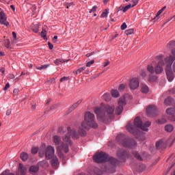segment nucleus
<instances>
[{
  "mask_svg": "<svg viewBox=\"0 0 175 175\" xmlns=\"http://www.w3.org/2000/svg\"><path fill=\"white\" fill-rule=\"evenodd\" d=\"M96 163H102L103 162H109L111 165H105L102 170L106 173H115L116 168L114 166L118 164V160L115 158L110 157L105 152H97L93 157Z\"/></svg>",
  "mask_w": 175,
  "mask_h": 175,
  "instance_id": "nucleus-1",
  "label": "nucleus"
},
{
  "mask_svg": "<svg viewBox=\"0 0 175 175\" xmlns=\"http://www.w3.org/2000/svg\"><path fill=\"white\" fill-rule=\"evenodd\" d=\"M94 113L97 116V120L105 122L107 120H111L114 117V107L106 105L100 107V108L96 107Z\"/></svg>",
  "mask_w": 175,
  "mask_h": 175,
  "instance_id": "nucleus-2",
  "label": "nucleus"
},
{
  "mask_svg": "<svg viewBox=\"0 0 175 175\" xmlns=\"http://www.w3.org/2000/svg\"><path fill=\"white\" fill-rule=\"evenodd\" d=\"M151 126V122H146L143 123L140 117L137 116L134 120V126L132 123L129 122L126 126V129L130 133H133V135H137L139 133L138 129H142V131H144L147 132L148 131V127Z\"/></svg>",
  "mask_w": 175,
  "mask_h": 175,
  "instance_id": "nucleus-3",
  "label": "nucleus"
},
{
  "mask_svg": "<svg viewBox=\"0 0 175 175\" xmlns=\"http://www.w3.org/2000/svg\"><path fill=\"white\" fill-rule=\"evenodd\" d=\"M70 135L72 136V139H79V134H77V132H76L75 130H72L70 127H68L67 135L63 137V142H64L65 144H62V150H64L66 154H67V152H69L68 146H70L71 144Z\"/></svg>",
  "mask_w": 175,
  "mask_h": 175,
  "instance_id": "nucleus-4",
  "label": "nucleus"
},
{
  "mask_svg": "<svg viewBox=\"0 0 175 175\" xmlns=\"http://www.w3.org/2000/svg\"><path fill=\"white\" fill-rule=\"evenodd\" d=\"M172 55H170L165 59V73L167 77L168 81H173V79H174V75L173 74V71L172 70V65H173V62L175 59V49L172 51Z\"/></svg>",
  "mask_w": 175,
  "mask_h": 175,
  "instance_id": "nucleus-5",
  "label": "nucleus"
},
{
  "mask_svg": "<svg viewBox=\"0 0 175 175\" xmlns=\"http://www.w3.org/2000/svg\"><path fill=\"white\" fill-rule=\"evenodd\" d=\"M116 141L122 144L123 147H126V148H135V147L137 146V143L135 139H131L124 134L118 135L116 137Z\"/></svg>",
  "mask_w": 175,
  "mask_h": 175,
  "instance_id": "nucleus-6",
  "label": "nucleus"
},
{
  "mask_svg": "<svg viewBox=\"0 0 175 175\" xmlns=\"http://www.w3.org/2000/svg\"><path fill=\"white\" fill-rule=\"evenodd\" d=\"M84 121L81 124L82 128L85 129H90V128L96 129L98 124L95 122V115L91 112H87L85 113Z\"/></svg>",
  "mask_w": 175,
  "mask_h": 175,
  "instance_id": "nucleus-7",
  "label": "nucleus"
},
{
  "mask_svg": "<svg viewBox=\"0 0 175 175\" xmlns=\"http://www.w3.org/2000/svg\"><path fill=\"white\" fill-rule=\"evenodd\" d=\"M158 59V63L154 67V73L156 75H161L163 72V66H165V62H163V55L156 56Z\"/></svg>",
  "mask_w": 175,
  "mask_h": 175,
  "instance_id": "nucleus-8",
  "label": "nucleus"
},
{
  "mask_svg": "<svg viewBox=\"0 0 175 175\" xmlns=\"http://www.w3.org/2000/svg\"><path fill=\"white\" fill-rule=\"evenodd\" d=\"M117 155L122 162H125L126 158L129 157V152L124 149H119L117 152Z\"/></svg>",
  "mask_w": 175,
  "mask_h": 175,
  "instance_id": "nucleus-9",
  "label": "nucleus"
},
{
  "mask_svg": "<svg viewBox=\"0 0 175 175\" xmlns=\"http://www.w3.org/2000/svg\"><path fill=\"white\" fill-rule=\"evenodd\" d=\"M118 105L119 106L116 108V113L118 116H120V114L122 113V110H124V106L126 105V101H125V98H120L118 101Z\"/></svg>",
  "mask_w": 175,
  "mask_h": 175,
  "instance_id": "nucleus-10",
  "label": "nucleus"
},
{
  "mask_svg": "<svg viewBox=\"0 0 175 175\" xmlns=\"http://www.w3.org/2000/svg\"><path fill=\"white\" fill-rule=\"evenodd\" d=\"M55 150L51 146H48L45 150V158L48 161L54 157Z\"/></svg>",
  "mask_w": 175,
  "mask_h": 175,
  "instance_id": "nucleus-11",
  "label": "nucleus"
},
{
  "mask_svg": "<svg viewBox=\"0 0 175 175\" xmlns=\"http://www.w3.org/2000/svg\"><path fill=\"white\" fill-rule=\"evenodd\" d=\"M139 85H140V82L139 81V79L133 78L129 81V87L130 90H137L139 88Z\"/></svg>",
  "mask_w": 175,
  "mask_h": 175,
  "instance_id": "nucleus-12",
  "label": "nucleus"
},
{
  "mask_svg": "<svg viewBox=\"0 0 175 175\" xmlns=\"http://www.w3.org/2000/svg\"><path fill=\"white\" fill-rule=\"evenodd\" d=\"M6 20H8V17H6V14L3 12V10H1L0 12V23L2 25H5L8 27L9 25V22H8Z\"/></svg>",
  "mask_w": 175,
  "mask_h": 175,
  "instance_id": "nucleus-13",
  "label": "nucleus"
},
{
  "mask_svg": "<svg viewBox=\"0 0 175 175\" xmlns=\"http://www.w3.org/2000/svg\"><path fill=\"white\" fill-rule=\"evenodd\" d=\"M157 111H158V108L154 105H149L146 108V113L148 116H154Z\"/></svg>",
  "mask_w": 175,
  "mask_h": 175,
  "instance_id": "nucleus-14",
  "label": "nucleus"
},
{
  "mask_svg": "<svg viewBox=\"0 0 175 175\" xmlns=\"http://www.w3.org/2000/svg\"><path fill=\"white\" fill-rule=\"evenodd\" d=\"M16 175H27V167L24 166L22 163H19L18 172Z\"/></svg>",
  "mask_w": 175,
  "mask_h": 175,
  "instance_id": "nucleus-15",
  "label": "nucleus"
},
{
  "mask_svg": "<svg viewBox=\"0 0 175 175\" xmlns=\"http://www.w3.org/2000/svg\"><path fill=\"white\" fill-rule=\"evenodd\" d=\"M166 147V143L164 139H161L156 143V148L157 150H164Z\"/></svg>",
  "mask_w": 175,
  "mask_h": 175,
  "instance_id": "nucleus-16",
  "label": "nucleus"
},
{
  "mask_svg": "<svg viewBox=\"0 0 175 175\" xmlns=\"http://www.w3.org/2000/svg\"><path fill=\"white\" fill-rule=\"evenodd\" d=\"M133 155L138 161H143V157H144V152H141L140 153L137 151L133 152Z\"/></svg>",
  "mask_w": 175,
  "mask_h": 175,
  "instance_id": "nucleus-17",
  "label": "nucleus"
},
{
  "mask_svg": "<svg viewBox=\"0 0 175 175\" xmlns=\"http://www.w3.org/2000/svg\"><path fill=\"white\" fill-rule=\"evenodd\" d=\"M83 102V100H79L77 103H74L69 109L68 113H72L74 111L77 107H79V105Z\"/></svg>",
  "mask_w": 175,
  "mask_h": 175,
  "instance_id": "nucleus-18",
  "label": "nucleus"
},
{
  "mask_svg": "<svg viewBox=\"0 0 175 175\" xmlns=\"http://www.w3.org/2000/svg\"><path fill=\"white\" fill-rule=\"evenodd\" d=\"M29 173L31 174H35L36 173H38L39 172V166L38 165H32L29 167Z\"/></svg>",
  "mask_w": 175,
  "mask_h": 175,
  "instance_id": "nucleus-19",
  "label": "nucleus"
},
{
  "mask_svg": "<svg viewBox=\"0 0 175 175\" xmlns=\"http://www.w3.org/2000/svg\"><path fill=\"white\" fill-rule=\"evenodd\" d=\"M141 91L143 94H148V92L150 91V88H148V86L145 83H142Z\"/></svg>",
  "mask_w": 175,
  "mask_h": 175,
  "instance_id": "nucleus-20",
  "label": "nucleus"
},
{
  "mask_svg": "<svg viewBox=\"0 0 175 175\" xmlns=\"http://www.w3.org/2000/svg\"><path fill=\"white\" fill-rule=\"evenodd\" d=\"M20 157H21V159H22L23 162L28 161V158H29L28 153L25 152H21Z\"/></svg>",
  "mask_w": 175,
  "mask_h": 175,
  "instance_id": "nucleus-21",
  "label": "nucleus"
},
{
  "mask_svg": "<svg viewBox=\"0 0 175 175\" xmlns=\"http://www.w3.org/2000/svg\"><path fill=\"white\" fill-rule=\"evenodd\" d=\"M44 148H46L45 144L42 145L41 148L39 150L38 155L40 158H43V157H44L45 151L44 150H43Z\"/></svg>",
  "mask_w": 175,
  "mask_h": 175,
  "instance_id": "nucleus-22",
  "label": "nucleus"
},
{
  "mask_svg": "<svg viewBox=\"0 0 175 175\" xmlns=\"http://www.w3.org/2000/svg\"><path fill=\"white\" fill-rule=\"evenodd\" d=\"M147 70L150 73V75H154L155 73V68L152 66V64H149L147 66Z\"/></svg>",
  "mask_w": 175,
  "mask_h": 175,
  "instance_id": "nucleus-23",
  "label": "nucleus"
},
{
  "mask_svg": "<svg viewBox=\"0 0 175 175\" xmlns=\"http://www.w3.org/2000/svg\"><path fill=\"white\" fill-rule=\"evenodd\" d=\"M156 122L160 125H163V124H166V122H167V120H166V118L163 116L160 119L157 120Z\"/></svg>",
  "mask_w": 175,
  "mask_h": 175,
  "instance_id": "nucleus-24",
  "label": "nucleus"
},
{
  "mask_svg": "<svg viewBox=\"0 0 175 175\" xmlns=\"http://www.w3.org/2000/svg\"><path fill=\"white\" fill-rule=\"evenodd\" d=\"M53 142L56 146H59L61 143V137L58 135H55L53 137Z\"/></svg>",
  "mask_w": 175,
  "mask_h": 175,
  "instance_id": "nucleus-25",
  "label": "nucleus"
},
{
  "mask_svg": "<svg viewBox=\"0 0 175 175\" xmlns=\"http://www.w3.org/2000/svg\"><path fill=\"white\" fill-rule=\"evenodd\" d=\"M51 165L53 166V167H57L58 165V158L57 157H53L51 160Z\"/></svg>",
  "mask_w": 175,
  "mask_h": 175,
  "instance_id": "nucleus-26",
  "label": "nucleus"
},
{
  "mask_svg": "<svg viewBox=\"0 0 175 175\" xmlns=\"http://www.w3.org/2000/svg\"><path fill=\"white\" fill-rule=\"evenodd\" d=\"M93 172H94V175H102V174H103V172L98 167H94L93 169Z\"/></svg>",
  "mask_w": 175,
  "mask_h": 175,
  "instance_id": "nucleus-27",
  "label": "nucleus"
},
{
  "mask_svg": "<svg viewBox=\"0 0 175 175\" xmlns=\"http://www.w3.org/2000/svg\"><path fill=\"white\" fill-rule=\"evenodd\" d=\"M173 129H174V128L173 127V125H172V124H167L165 126V131L166 132H169V133L173 132Z\"/></svg>",
  "mask_w": 175,
  "mask_h": 175,
  "instance_id": "nucleus-28",
  "label": "nucleus"
},
{
  "mask_svg": "<svg viewBox=\"0 0 175 175\" xmlns=\"http://www.w3.org/2000/svg\"><path fill=\"white\" fill-rule=\"evenodd\" d=\"M3 44L6 49H12V46L10 45V40L9 39H6L3 41Z\"/></svg>",
  "mask_w": 175,
  "mask_h": 175,
  "instance_id": "nucleus-29",
  "label": "nucleus"
},
{
  "mask_svg": "<svg viewBox=\"0 0 175 175\" xmlns=\"http://www.w3.org/2000/svg\"><path fill=\"white\" fill-rule=\"evenodd\" d=\"M111 94L113 98H118V96H120V92L116 90H112Z\"/></svg>",
  "mask_w": 175,
  "mask_h": 175,
  "instance_id": "nucleus-30",
  "label": "nucleus"
},
{
  "mask_svg": "<svg viewBox=\"0 0 175 175\" xmlns=\"http://www.w3.org/2000/svg\"><path fill=\"white\" fill-rule=\"evenodd\" d=\"M66 62V60L64 59H57L54 61V64H56L57 66Z\"/></svg>",
  "mask_w": 175,
  "mask_h": 175,
  "instance_id": "nucleus-31",
  "label": "nucleus"
},
{
  "mask_svg": "<svg viewBox=\"0 0 175 175\" xmlns=\"http://www.w3.org/2000/svg\"><path fill=\"white\" fill-rule=\"evenodd\" d=\"M103 98L105 102H110V100H111V96H110V94H108V93L104 94Z\"/></svg>",
  "mask_w": 175,
  "mask_h": 175,
  "instance_id": "nucleus-32",
  "label": "nucleus"
},
{
  "mask_svg": "<svg viewBox=\"0 0 175 175\" xmlns=\"http://www.w3.org/2000/svg\"><path fill=\"white\" fill-rule=\"evenodd\" d=\"M31 30L35 33H38V32H39V25L37 24V25H33L31 27Z\"/></svg>",
  "mask_w": 175,
  "mask_h": 175,
  "instance_id": "nucleus-33",
  "label": "nucleus"
},
{
  "mask_svg": "<svg viewBox=\"0 0 175 175\" xmlns=\"http://www.w3.org/2000/svg\"><path fill=\"white\" fill-rule=\"evenodd\" d=\"M57 152H58V155H59V158H62V159H64V154H62V149H61L60 146L57 147Z\"/></svg>",
  "mask_w": 175,
  "mask_h": 175,
  "instance_id": "nucleus-34",
  "label": "nucleus"
},
{
  "mask_svg": "<svg viewBox=\"0 0 175 175\" xmlns=\"http://www.w3.org/2000/svg\"><path fill=\"white\" fill-rule=\"evenodd\" d=\"M83 129L80 128L79 129V135H81V136H85V135H87V132H85V129L84 127H82Z\"/></svg>",
  "mask_w": 175,
  "mask_h": 175,
  "instance_id": "nucleus-35",
  "label": "nucleus"
},
{
  "mask_svg": "<svg viewBox=\"0 0 175 175\" xmlns=\"http://www.w3.org/2000/svg\"><path fill=\"white\" fill-rule=\"evenodd\" d=\"M167 114H175V108H168L166 110Z\"/></svg>",
  "mask_w": 175,
  "mask_h": 175,
  "instance_id": "nucleus-36",
  "label": "nucleus"
},
{
  "mask_svg": "<svg viewBox=\"0 0 175 175\" xmlns=\"http://www.w3.org/2000/svg\"><path fill=\"white\" fill-rule=\"evenodd\" d=\"M83 70H85V66L79 68L75 72H73V73H75V75H80V73L83 72Z\"/></svg>",
  "mask_w": 175,
  "mask_h": 175,
  "instance_id": "nucleus-37",
  "label": "nucleus"
},
{
  "mask_svg": "<svg viewBox=\"0 0 175 175\" xmlns=\"http://www.w3.org/2000/svg\"><path fill=\"white\" fill-rule=\"evenodd\" d=\"M47 68H49V64H44L40 66H37L36 69L38 70H43V69H47Z\"/></svg>",
  "mask_w": 175,
  "mask_h": 175,
  "instance_id": "nucleus-38",
  "label": "nucleus"
},
{
  "mask_svg": "<svg viewBox=\"0 0 175 175\" xmlns=\"http://www.w3.org/2000/svg\"><path fill=\"white\" fill-rule=\"evenodd\" d=\"M175 46V41H170L167 44V49H173Z\"/></svg>",
  "mask_w": 175,
  "mask_h": 175,
  "instance_id": "nucleus-39",
  "label": "nucleus"
},
{
  "mask_svg": "<svg viewBox=\"0 0 175 175\" xmlns=\"http://www.w3.org/2000/svg\"><path fill=\"white\" fill-rule=\"evenodd\" d=\"M0 175H14V174L10 173V170H6L0 174Z\"/></svg>",
  "mask_w": 175,
  "mask_h": 175,
  "instance_id": "nucleus-40",
  "label": "nucleus"
},
{
  "mask_svg": "<svg viewBox=\"0 0 175 175\" xmlns=\"http://www.w3.org/2000/svg\"><path fill=\"white\" fill-rule=\"evenodd\" d=\"M165 105H170L172 103V97H167L165 101H164Z\"/></svg>",
  "mask_w": 175,
  "mask_h": 175,
  "instance_id": "nucleus-41",
  "label": "nucleus"
},
{
  "mask_svg": "<svg viewBox=\"0 0 175 175\" xmlns=\"http://www.w3.org/2000/svg\"><path fill=\"white\" fill-rule=\"evenodd\" d=\"M139 75L142 77H146V76H147V72H146V70H141Z\"/></svg>",
  "mask_w": 175,
  "mask_h": 175,
  "instance_id": "nucleus-42",
  "label": "nucleus"
},
{
  "mask_svg": "<svg viewBox=\"0 0 175 175\" xmlns=\"http://www.w3.org/2000/svg\"><path fill=\"white\" fill-rule=\"evenodd\" d=\"M131 8H132L131 4H129L126 7H124V13H126V12H128V10H129V9H131Z\"/></svg>",
  "mask_w": 175,
  "mask_h": 175,
  "instance_id": "nucleus-43",
  "label": "nucleus"
},
{
  "mask_svg": "<svg viewBox=\"0 0 175 175\" xmlns=\"http://www.w3.org/2000/svg\"><path fill=\"white\" fill-rule=\"evenodd\" d=\"M126 88V85L125 84H120L119 86V91H123L125 90V88Z\"/></svg>",
  "mask_w": 175,
  "mask_h": 175,
  "instance_id": "nucleus-44",
  "label": "nucleus"
},
{
  "mask_svg": "<svg viewBox=\"0 0 175 175\" xmlns=\"http://www.w3.org/2000/svg\"><path fill=\"white\" fill-rule=\"evenodd\" d=\"M126 35H132L133 33V29H129L125 31Z\"/></svg>",
  "mask_w": 175,
  "mask_h": 175,
  "instance_id": "nucleus-45",
  "label": "nucleus"
},
{
  "mask_svg": "<svg viewBox=\"0 0 175 175\" xmlns=\"http://www.w3.org/2000/svg\"><path fill=\"white\" fill-rule=\"evenodd\" d=\"M41 36L42 38H46L47 36V33L46 32V30L42 29V32H41Z\"/></svg>",
  "mask_w": 175,
  "mask_h": 175,
  "instance_id": "nucleus-46",
  "label": "nucleus"
},
{
  "mask_svg": "<svg viewBox=\"0 0 175 175\" xmlns=\"http://www.w3.org/2000/svg\"><path fill=\"white\" fill-rule=\"evenodd\" d=\"M107 14H109V11H107V10H105V11L103 12L101 14V17H102V18L107 17Z\"/></svg>",
  "mask_w": 175,
  "mask_h": 175,
  "instance_id": "nucleus-47",
  "label": "nucleus"
},
{
  "mask_svg": "<svg viewBox=\"0 0 175 175\" xmlns=\"http://www.w3.org/2000/svg\"><path fill=\"white\" fill-rule=\"evenodd\" d=\"M155 80H157V77L155 76H152V75H150L149 77V81H155Z\"/></svg>",
  "mask_w": 175,
  "mask_h": 175,
  "instance_id": "nucleus-48",
  "label": "nucleus"
},
{
  "mask_svg": "<svg viewBox=\"0 0 175 175\" xmlns=\"http://www.w3.org/2000/svg\"><path fill=\"white\" fill-rule=\"evenodd\" d=\"M95 62V60H92L90 62H88L87 64H86V66L87 68H90V66H91L92 64H94Z\"/></svg>",
  "mask_w": 175,
  "mask_h": 175,
  "instance_id": "nucleus-49",
  "label": "nucleus"
},
{
  "mask_svg": "<svg viewBox=\"0 0 175 175\" xmlns=\"http://www.w3.org/2000/svg\"><path fill=\"white\" fill-rule=\"evenodd\" d=\"M163 12V9H161L160 10L158 11V12L156 14V16L154 18H157L159 16H161L162 13Z\"/></svg>",
  "mask_w": 175,
  "mask_h": 175,
  "instance_id": "nucleus-50",
  "label": "nucleus"
},
{
  "mask_svg": "<svg viewBox=\"0 0 175 175\" xmlns=\"http://www.w3.org/2000/svg\"><path fill=\"white\" fill-rule=\"evenodd\" d=\"M67 80H69V77H64L60 79V83H64V81H67Z\"/></svg>",
  "mask_w": 175,
  "mask_h": 175,
  "instance_id": "nucleus-51",
  "label": "nucleus"
},
{
  "mask_svg": "<svg viewBox=\"0 0 175 175\" xmlns=\"http://www.w3.org/2000/svg\"><path fill=\"white\" fill-rule=\"evenodd\" d=\"M73 5H75V4L73 3V2H71V3H66L65 4V6H66V8H67V9H69V8H70V6H73Z\"/></svg>",
  "mask_w": 175,
  "mask_h": 175,
  "instance_id": "nucleus-52",
  "label": "nucleus"
},
{
  "mask_svg": "<svg viewBox=\"0 0 175 175\" xmlns=\"http://www.w3.org/2000/svg\"><path fill=\"white\" fill-rule=\"evenodd\" d=\"M31 154H38V148H32L31 149Z\"/></svg>",
  "mask_w": 175,
  "mask_h": 175,
  "instance_id": "nucleus-53",
  "label": "nucleus"
},
{
  "mask_svg": "<svg viewBox=\"0 0 175 175\" xmlns=\"http://www.w3.org/2000/svg\"><path fill=\"white\" fill-rule=\"evenodd\" d=\"M139 0H132V2L133 3V5H132V8H135L137 3H139Z\"/></svg>",
  "mask_w": 175,
  "mask_h": 175,
  "instance_id": "nucleus-54",
  "label": "nucleus"
},
{
  "mask_svg": "<svg viewBox=\"0 0 175 175\" xmlns=\"http://www.w3.org/2000/svg\"><path fill=\"white\" fill-rule=\"evenodd\" d=\"M126 23H124L122 25H121V29L122 31H124V29H126Z\"/></svg>",
  "mask_w": 175,
  "mask_h": 175,
  "instance_id": "nucleus-55",
  "label": "nucleus"
},
{
  "mask_svg": "<svg viewBox=\"0 0 175 175\" xmlns=\"http://www.w3.org/2000/svg\"><path fill=\"white\" fill-rule=\"evenodd\" d=\"M48 45H49L50 50H53V49H54V45H53V44H51V42H49Z\"/></svg>",
  "mask_w": 175,
  "mask_h": 175,
  "instance_id": "nucleus-56",
  "label": "nucleus"
},
{
  "mask_svg": "<svg viewBox=\"0 0 175 175\" xmlns=\"http://www.w3.org/2000/svg\"><path fill=\"white\" fill-rule=\"evenodd\" d=\"M95 12H96V6H94L92 9L90 10V13H92Z\"/></svg>",
  "mask_w": 175,
  "mask_h": 175,
  "instance_id": "nucleus-57",
  "label": "nucleus"
},
{
  "mask_svg": "<svg viewBox=\"0 0 175 175\" xmlns=\"http://www.w3.org/2000/svg\"><path fill=\"white\" fill-rule=\"evenodd\" d=\"M10 87V85L9 83H6L5 86L4 88V91L8 90V89Z\"/></svg>",
  "mask_w": 175,
  "mask_h": 175,
  "instance_id": "nucleus-58",
  "label": "nucleus"
},
{
  "mask_svg": "<svg viewBox=\"0 0 175 175\" xmlns=\"http://www.w3.org/2000/svg\"><path fill=\"white\" fill-rule=\"evenodd\" d=\"M57 39H58V36H55L53 37V43H57Z\"/></svg>",
  "mask_w": 175,
  "mask_h": 175,
  "instance_id": "nucleus-59",
  "label": "nucleus"
},
{
  "mask_svg": "<svg viewBox=\"0 0 175 175\" xmlns=\"http://www.w3.org/2000/svg\"><path fill=\"white\" fill-rule=\"evenodd\" d=\"M12 36L15 40L17 39V34H16V32H12Z\"/></svg>",
  "mask_w": 175,
  "mask_h": 175,
  "instance_id": "nucleus-60",
  "label": "nucleus"
},
{
  "mask_svg": "<svg viewBox=\"0 0 175 175\" xmlns=\"http://www.w3.org/2000/svg\"><path fill=\"white\" fill-rule=\"evenodd\" d=\"M11 113H12V110L11 109L7 110L6 116H10Z\"/></svg>",
  "mask_w": 175,
  "mask_h": 175,
  "instance_id": "nucleus-61",
  "label": "nucleus"
},
{
  "mask_svg": "<svg viewBox=\"0 0 175 175\" xmlns=\"http://www.w3.org/2000/svg\"><path fill=\"white\" fill-rule=\"evenodd\" d=\"M121 10H123V12H124V6L122 5H120L119 8H118V12L121 11Z\"/></svg>",
  "mask_w": 175,
  "mask_h": 175,
  "instance_id": "nucleus-62",
  "label": "nucleus"
},
{
  "mask_svg": "<svg viewBox=\"0 0 175 175\" xmlns=\"http://www.w3.org/2000/svg\"><path fill=\"white\" fill-rule=\"evenodd\" d=\"M171 94H175V88H172L170 90Z\"/></svg>",
  "mask_w": 175,
  "mask_h": 175,
  "instance_id": "nucleus-63",
  "label": "nucleus"
},
{
  "mask_svg": "<svg viewBox=\"0 0 175 175\" xmlns=\"http://www.w3.org/2000/svg\"><path fill=\"white\" fill-rule=\"evenodd\" d=\"M172 70H173V72H175V62L172 66Z\"/></svg>",
  "mask_w": 175,
  "mask_h": 175,
  "instance_id": "nucleus-64",
  "label": "nucleus"
}]
</instances>
